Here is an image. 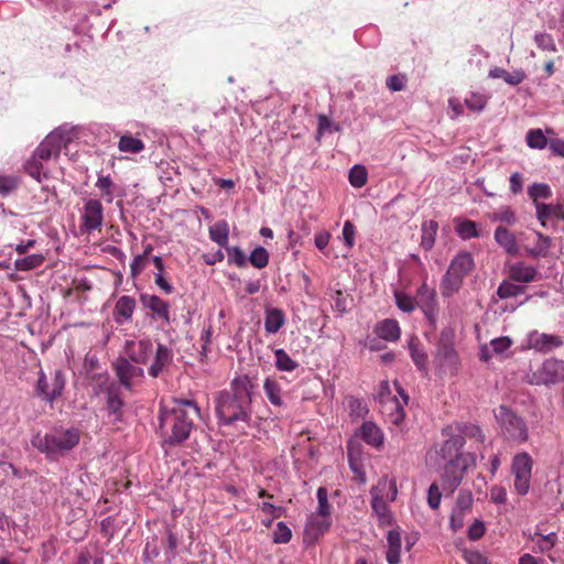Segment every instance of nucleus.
Instances as JSON below:
<instances>
[{
	"mask_svg": "<svg viewBox=\"0 0 564 564\" xmlns=\"http://www.w3.org/2000/svg\"><path fill=\"white\" fill-rule=\"evenodd\" d=\"M495 241L509 256L516 257L520 254L521 247L514 236L507 227L498 226L494 235Z\"/></svg>",
	"mask_w": 564,
	"mask_h": 564,
	"instance_id": "21",
	"label": "nucleus"
},
{
	"mask_svg": "<svg viewBox=\"0 0 564 564\" xmlns=\"http://www.w3.org/2000/svg\"><path fill=\"white\" fill-rule=\"evenodd\" d=\"M174 354L171 348L163 344H158L154 360L148 369L152 378L160 377L163 371L173 362Z\"/></svg>",
	"mask_w": 564,
	"mask_h": 564,
	"instance_id": "20",
	"label": "nucleus"
},
{
	"mask_svg": "<svg viewBox=\"0 0 564 564\" xmlns=\"http://www.w3.org/2000/svg\"><path fill=\"white\" fill-rule=\"evenodd\" d=\"M512 345V340L508 336L495 338L490 341V347L495 354H503Z\"/></svg>",
	"mask_w": 564,
	"mask_h": 564,
	"instance_id": "60",
	"label": "nucleus"
},
{
	"mask_svg": "<svg viewBox=\"0 0 564 564\" xmlns=\"http://www.w3.org/2000/svg\"><path fill=\"white\" fill-rule=\"evenodd\" d=\"M474 257L468 251L458 252L452 260L446 273L441 281V293L444 297H449L457 293L464 282V279L474 270Z\"/></svg>",
	"mask_w": 564,
	"mask_h": 564,
	"instance_id": "4",
	"label": "nucleus"
},
{
	"mask_svg": "<svg viewBox=\"0 0 564 564\" xmlns=\"http://www.w3.org/2000/svg\"><path fill=\"white\" fill-rule=\"evenodd\" d=\"M395 304L399 310L404 313H412L416 308L415 296H411L404 292H394Z\"/></svg>",
	"mask_w": 564,
	"mask_h": 564,
	"instance_id": "47",
	"label": "nucleus"
},
{
	"mask_svg": "<svg viewBox=\"0 0 564 564\" xmlns=\"http://www.w3.org/2000/svg\"><path fill=\"white\" fill-rule=\"evenodd\" d=\"M532 468L533 459L527 452L519 453L513 457L511 470L514 476V490L521 496L529 492Z\"/></svg>",
	"mask_w": 564,
	"mask_h": 564,
	"instance_id": "9",
	"label": "nucleus"
},
{
	"mask_svg": "<svg viewBox=\"0 0 564 564\" xmlns=\"http://www.w3.org/2000/svg\"><path fill=\"white\" fill-rule=\"evenodd\" d=\"M274 357H275V367L280 371H288L291 372L299 367V362L293 360L289 354L282 349L278 348L274 350Z\"/></svg>",
	"mask_w": 564,
	"mask_h": 564,
	"instance_id": "39",
	"label": "nucleus"
},
{
	"mask_svg": "<svg viewBox=\"0 0 564 564\" xmlns=\"http://www.w3.org/2000/svg\"><path fill=\"white\" fill-rule=\"evenodd\" d=\"M118 149L127 153H140L144 150V143L141 139L131 134H124L119 139Z\"/></svg>",
	"mask_w": 564,
	"mask_h": 564,
	"instance_id": "37",
	"label": "nucleus"
},
{
	"mask_svg": "<svg viewBox=\"0 0 564 564\" xmlns=\"http://www.w3.org/2000/svg\"><path fill=\"white\" fill-rule=\"evenodd\" d=\"M96 187L101 191V196L107 203H111L113 200V182L109 175L99 176L96 182Z\"/></svg>",
	"mask_w": 564,
	"mask_h": 564,
	"instance_id": "50",
	"label": "nucleus"
},
{
	"mask_svg": "<svg viewBox=\"0 0 564 564\" xmlns=\"http://www.w3.org/2000/svg\"><path fill=\"white\" fill-rule=\"evenodd\" d=\"M534 41H535L536 45L544 51L554 52L556 50L554 41L550 34H546V33L535 34Z\"/></svg>",
	"mask_w": 564,
	"mask_h": 564,
	"instance_id": "63",
	"label": "nucleus"
},
{
	"mask_svg": "<svg viewBox=\"0 0 564 564\" xmlns=\"http://www.w3.org/2000/svg\"><path fill=\"white\" fill-rule=\"evenodd\" d=\"M387 562L389 564H399L401 555V532L399 529L390 530L387 534Z\"/></svg>",
	"mask_w": 564,
	"mask_h": 564,
	"instance_id": "29",
	"label": "nucleus"
},
{
	"mask_svg": "<svg viewBox=\"0 0 564 564\" xmlns=\"http://www.w3.org/2000/svg\"><path fill=\"white\" fill-rule=\"evenodd\" d=\"M160 554V545L158 536H152L147 540L142 553V561L144 564L152 563Z\"/></svg>",
	"mask_w": 564,
	"mask_h": 564,
	"instance_id": "43",
	"label": "nucleus"
},
{
	"mask_svg": "<svg viewBox=\"0 0 564 564\" xmlns=\"http://www.w3.org/2000/svg\"><path fill=\"white\" fill-rule=\"evenodd\" d=\"M20 180L14 175L0 174V197H7L19 187Z\"/></svg>",
	"mask_w": 564,
	"mask_h": 564,
	"instance_id": "48",
	"label": "nucleus"
},
{
	"mask_svg": "<svg viewBox=\"0 0 564 564\" xmlns=\"http://www.w3.org/2000/svg\"><path fill=\"white\" fill-rule=\"evenodd\" d=\"M398 392L402 398V402L394 395H380V403L382 405V413L388 417L389 422L393 425H400L405 416L404 405L408 404L409 397L404 390L397 383Z\"/></svg>",
	"mask_w": 564,
	"mask_h": 564,
	"instance_id": "12",
	"label": "nucleus"
},
{
	"mask_svg": "<svg viewBox=\"0 0 564 564\" xmlns=\"http://www.w3.org/2000/svg\"><path fill=\"white\" fill-rule=\"evenodd\" d=\"M416 307H419L431 324H435L438 315V303L436 292L429 288L425 282L416 290Z\"/></svg>",
	"mask_w": 564,
	"mask_h": 564,
	"instance_id": "15",
	"label": "nucleus"
},
{
	"mask_svg": "<svg viewBox=\"0 0 564 564\" xmlns=\"http://www.w3.org/2000/svg\"><path fill=\"white\" fill-rule=\"evenodd\" d=\"M489 77L501 78L507 84L511 86H517L525 79L527 75L523 69H516L512 73H510L501 67H494L489 70Z\"/></svg>",
	"mask_w": 564,
	"mask_h": 564,
	"instance_id": "32",
	"label": "nucleus"
},
{
	"mask_svg": "<svg viewBox=\"0 0 564 564\" xmlns=\"http://www.w3.org/2000/svg\"><path fill=\"white\" fill-rule=\"evenodd\" d=\"M474 497L469 490H460L449 517V527L454 532L459 531L465 523V518L470 513Z\"/></svg>",
	"mask_w": 564,
	"mask_h": 564,
	"instance_id": "16",
	"label": "nucleus"
},
{
	"mask_svg": "<svg viewBox=\"0 0 564 564\" xmlns=\"http://www.w3.org/2000/svg\"><path fill=\"white\" fill-rule=\"evenodd\" d=\"M65 383L66 380L63 370L55 369L52 373L51 381H48L46 375L41 370L35 391L43 400L53 403L62 394Z\"/></svg>",
	"mask_w": 564,
	"mask_h": 564,
	"instance_id": "11",
	"label": "nucleus"
},
{
	"mask_svg": "<svg viewBox=\"0 0 564 564\" xmlns=\"http://www.w3.org/2000/svg\"><path fill=\"white\" fill-rule=\"evenodd\" d=\"M346 402L350 415H354L356 417H364L368 413L367 404L362 400L350 395L346 399Z\"/></svg>",
	"mask_w": 564,
	"mask_h": 564,
	"instance_id": "52",
	"label": "nucleus"
},
{
	"mask_svg": "<svg viewBox=\"0 0 564 564\" xmlns=\"http://www.w3.org/2000/svg\"><path fill=\"white\" fill-rule=\"evenodd\" d=\"M69 141L67 133L62 129L52 131L35 149V159L47 161L52 156H58L61 149Z\"/></svg>",
	"mask_w": 564,
	"mask_h": 564,
	"instance_id": "13",
	"label": "nucleus"
},
{
	"mask_svg": "<svg viewBox=\"0 0 564 564\" xmlns=\"http://www.w3.org/2000/svg\"><path fill=\"white\" fill-rule=\"evenodd\" d=\"M348 178L351 186L356 188L362 187L368 180V173L366 167L362 165H354L349 171Z\"/></svg>",
	"mask_w": 564,
	"mask_h": 564,
	"instance_id": "45",
	"label": "nucleus"
},
{
	"mask_svg": "<svg viewBox=\"0 0 564 564\" xmlns=\"http://www.w3.org/2000/svg\"><path fill=\"white\" fill-rule=\"evenodd\" d=\"M153 352V344L150 339L128 340L124 346V354L130 361L144 365Z\"/></svg>",
	"mask_w": 564,
	"mask_h": 564,
	"instance_id": "17",
	"label": "nucleus"
},
{
	"mask_svg": "<svg viewBox=\"0 0 564 564\" xmlns=\"http://www.w3.org/2000/svg\"><path fill=\"white\" fill-rule=\"evenodd\" d=\"M112 369L120 384L129 391H132L143 381V369L124 357L118 358L113 362Z\"/></svg>",
	"mask_w": 564,
	"mask_h": 564,
	"instance_id": "10",
	"label": "nucleus"
},
{
	"mask_svg": "<svg viewBox=\"0 0 564 564\" xmlns=\"http://www.w3.org/2000/svg\"><path fill=\"white\" fill-rule=\"evenodd\" d=\"M361 438L369 445L379 448L383 444V433L373 422H365L360 427Z\"/></svg>",
	"mask_w": 564,
	"mask_h": 564,
	"instance_id": "30",
	"label": "nucleus"
},
{
	"mask_svg": "<svg viewBox=\"0 0 564 564\" xmlns=\"http://www.w3.org/2000/svg\"><path fill=\"white\" fill-rule=\"evenodd\" d=\"M317 500H318V509L315 513H319L322 516L330 514V505L328 503V492L326 488L319 487L317 489Z\"/></svg>",
	"mask_w": 564,
	"mask_h": 564,
	"instance_id": "56",
	"label": "nucleus"
},
{
	"mask_svg": "<svg viewBox=\"0 0 564 564\" xmlns=\"http://www.w3.org/2000/svg\"><path fill=\"white\" fill-rule=\"evenodd\" d=\"M44 262V257L40 253L29 254L24 258L18 259L14 262V268L18 271H29L40 267Z\"/></svg>",
	"mask_w": 564,
	"mask_h": 564,
	"instance_id": "42",
	"label": "nucleus"
},
{
	"mask_svg": "<svg viewBox=\"0 0 564 564\" xmlns=\"http://www.w3.org/2000/svg\"><path fill=\"white\" fill-rule=\"evenodd\" d=\"M536 269L524 262H516L509 267V278L516 282L530 283L536 279Z\"/></svg>",
	"mask_w": 564,
	"mask_h": 564,
	"instance_id": "26",
	"label": "nucleus"
},
{
	"mask_svg": "<svg viewBox=\"0 0 564 564\" xmlns=\"http://www.w3.org/2000/svg\"><path fill=\"white\" fill-rule=\"evenodd\" d=\"M535 212L536 218L543 227H546V221L550 218L564 219V209L560 204L536 203Z\"/></svg>",
	"mask_w": 564,
	"mask_h": 564,
	"instance_id": "28",
	"label": "nucleus"
},
{
	"mask_svg": "<svg viewBox=\"0 0 564 564\" xmlns=\"http://www.w3.org/2000/svg\"><path fill=\"white\" fill-rule=\"evenodd\" d=\"M492 221H501L508 225H513L517 220L516 214L510 207L502 208L491 215Z\"/></svg>",
	"mask_w": 564,
	"mask_h": 564,
	"instance_id": "57",
	"label": "nucleus"
},
{
	"mask_svg": "<svg viewBox=\"0 0 564 564\" xmlns=\"http://www.w3.org/2000/svg\"><path fill=\"white\" fill-rule=\"evenodd\" d=\"M140 302L154 319H161L164 325L171 324L170 305L166 301L154 294H141Z\"/></svg>",
	"mask_w": 564,
	"mask_h": 564,
	"instance_id": "18",
	"label": "nucleus"
},
{
	"mask_svg": "<svg viewBox=\"0 0 564 564\" xmlns=\"http://www.w3.org/2000/svg\"><path fill=\"white\" fill-rule=\"evenodd\" d=\"M409 349L414 365L420 370H424L427 365V355L425 354L420 341L417 339H411L409 343Z\"/></svg>",
	"mask_w": 564,
	"mask_h": 564,
	"instance_id": "38",
	"label": "nucleus"
},
{
	"mask_svg": "<svg viewBox=\"0 0 564 564\" xmlns=\"http://www.w3.org/2000/svg\"><path fill=\"white\" fill-rule=\"evenodd\" d=\"M487 102L488 97L480 93H471L470 96L465 99L466 106L474 111L484 110Z\"/></svg>",
	"mask_w": 564,
	"mask_h": 564,
	"instance_id": "53",
	"label": "nucleus"
},
{
	"mask_svg": "<svg viewBox=\"0 0 564 564\" xmlns=\"http://www.w3.org/2000/svg\"><path fill=\"white\" fill-rule=\"evenodd\" d=\"M330 527L329 516L313 513L305 527V538L311 541L317 540Z\"/></svg>",
	"mask_w": 564,
	"mask_h": 564,
	"instance_id": "24",
	"label": "nucleus"
},
{
	"mask_svg": "<svg viewBox=\"0 0 564 564\" xmlns=\"http://www.w3.org/2000/svg\"><path fill=\"white\" fill-rule=\"evenodd\" d=\"M528 195L536 207V203H540V199H549L552 196V191L545 183H533L528 188Z\"/></svg>",
	"mask_w": 564,
	"mask_h": 564,
	"instance_id": "41",
	"label": "nucleus"
},
{
	"mask_svg": "<svg viewBox=\"0 0 564 564\" xmlns=\"http://www.w3.org/2000/svg\"><path fill=\"white\" fill-rule=\"evenodd\" d=\"M549 142L541 129H531L527 133V144L532 149L542 150L549 145Z\"/></svg>",
	"mask_w": 564,
	"mask_h": 564,
	"instance_id": "44",
	"label": "nucleus"
},
{
	"mask_svg": "<svg viewBox=\"0 0 564 564\" xmlns=\"http://www.w3.org/2000/svg\"><path fill=\"white\" fill-rule=\"evenodd\" d=\"M455 223V231L463 240L478 238L480 236L475 221L469 219H456Z\"/></svg>",
	"mask_w": 564,
	"mask_h": 564,
	"instance_id": "36",
	"label": "nucleus"
},
{
	"mask_svg": "<svg viewBox=\"0 0 564 564\" xmlns=\"http://www.w3.org/2000/svg\"><path fill=\"white\" fill-rule=\"evenodd\" d=\"M124 402L120 395L119 388L111 384L107 389V411L113 416V422L122 420Z\"/></svg>",
	"mask_w": 564,
	"mask_h": 564,
	"instance_id": "25",
	"label": "nucleus"
},
{
	"mask_svg": "<svg viewBox=\"0 0 564 564\" xmlns=\"http://www.w3.org/2000/svg\"><path fill=\"white\" fill-rule=\"evenodd\" d=\"M375 333L387 341H397L401 336V328L395 319L386 318L375 327Z\"/></svg>",
	"mask_w": 564,
	"mask_h": 564,
	"instance_id": "27",
	"label": "nucleus"
},
{
	"mask_svg": "<svg viewBox=\"0 0 564 564\" xmlns=\"http://www.w3.org/2000/svg\"><path fill=\"white\" fill-rule=\"evenodd\" d=\"M437 357L449 365L455 364L457 355L453 344L442 339L437 346Z\"/></svg>",
	"mask_w": 564,
	"mask_h": 564,
	"instance_id": "46",
	"label": "nucleus"
},
{
	"mask_svg": "<svg viewBox=\"0 0 564 564\" xmlns=\"http://www.w3.org/2000/svg\"><path fill=\"white\" fill-rule=\"evenodd\" d=\"M165 556L171 558L175 555V551L177 547V538L173 533L171 528H166L165 530V541L163 542Z\"/></svg>",
	"mask_w": 564,
	"mask_h": 564,
	"instance_id": "55",
	"label": "nucleus"
},
{
	"mask_svg": "<svg viewBox=\"0 0 564 564\" xmlns=\"http://www.w3.org/2000/svg\"><path fill=\"white\" fill-rule=\"evenodd\" d=\"M292 539V531L284 522H278L273 531L274 543H288Z\"/></svg>",
	"mask_w": 564,
	"mask_h": 564,
	"instance_id": "54",
	"label": "nucleus"
},
{
	"mask_svg": "<svg viewBox=\"0 0 564 564\" xmlns=\"http://www.w3.org/2000/svg\"><path fill=\"white\" fill-rule=\"evenodd\" d=\"M263 390L271 404L275 406L283 405L281 386L275 379L267 378L263 383Z\"/></svg>",
	"mask_w": 564,
	"mask_h": 564,
	"instance_id": "35",
	"label": "nucleus"
},
{
	"mask_svg": "<svg viewBox=\"0 0 564 564\" xmlns=\"http://www.w3.org/2000/svg\"><path fill=\"white\" fill-rule=\"evenodd\" d=\"M536 241L532 247H524L525 253L531 257H545L551 248V238L541 232H535Z\"/></svg>",
	"mask_w": 564,
	"mask_h": 564,
	"instance_id": "33",
	"label": "nucleus"
},
{
	"mask_svg": "<svg viewBox=\"0 0 564 564\" xmlns=\"http://www.w3.org/2000/svg\"><path fill=\"white\" fill-rule=\"evenodd\" d=\"M33 447L50 457L62 455L79 443V432L76 429L54 431L44 435L36 434L31 441Z\"/></svg>",
	"mask_w": 564,
	"mask_h": 564,
	"instance_id": "5",
	"label": "nucleus"
},
{
	"mask_svg": "<svg viewBox=\"0 0 564 564\" xmlns=\"http://www.w3.org/2000/svg\"><path fill=\"white\" fill-rule=\"evenodd\" d=\"M249 261L254 268L263 269L269 263V252L263 247H257L251 252Z\"/></svg>",
	"mask_w": 564,
	"mask_h": 564,
	"instance_id": "51",
	"label": "nucleus"
},
{
	"mask_svg": "<svg viewBox=\"0 0 564 564\" xmlns=\"http://www.w3.org/2000/svg\"><path fill=\"white\" fill-rule=\"evenodd\" d=\"M438 224L435 220H429L422 225L421 247L431 250L434 247Z\"/></svg>",
	"mask_w": 564,
	"mask_h": 564,
	"instance_id": "34",
	"label": "nucleus"
},
{
	"mask_svg": "<svg viewBox=\"0 0 564 564\" xmlns=\"http://www.w3.org/2000/svg\"><path fill=\"white\" fill-rule=\"evenodd\" d=\"M42 163L40 159H35V155L26 162L25 164V171L26 173L35 178L36 181L41 182V170H42Z\"/></svg>",
	"mask_w": 564,
	"mask_h": 564,
	"instance_id": "62",
	"label": "nucleus"
},
{
	"mask_svg": "<svg viewBox=\"0 0 564 564\" xmlns=\"http://www.w3.org/2000/svg\"><path fill=\"white\" fill-rule=\"evenodd\" d=\"M464 445V436L452 435L441 445V448L436 452V454L443 459L444 464L452 463L454 460H458V458L467 454L462 452Z\"/></svg>",
	"mask_w": 564,
	"mask_h": 564,
	"instance_id": "19",
	"label": "nucleus"
},
{
	"mask_svg": "<svg viewBox=\"0 0 564 564\" xmlns=\"http://www.w3.org/2000/svg\"><path fill=\"white\" fill-rule=\"evenodd\" d=\"M529 340L530 346L540 352H549L563 345L560 336L544 333L539 334L538 332L532 333Z\"/></svg>",
	"mask_w": 564,
	"mask_h": 564,
	"instance_id": "23",
	"label": "nucleus"
},
{
	"mask_svg": "<svg viewBox=\"0 0 564 564\" xmlns=\"http://www.w3.org/2000/svg\"><path fill=\"white\" fill-rule=\"evenodd\" d=\"M285 324V314L281 308L267 307L264 317V329L268 334L278 333Z\"/></svg>",
	"mask_w": 564,
	"mask_h": 564,
	"instance_id": "31",
	"label": "nucleus"
},
{
	"mask_svg": "<svg viewBox=\"0 0 564 564\" xmlns=\"http://www.w3.org/2000/svg\"><path fill=\"white\" fill-rule=\"evenodd\" d=\"M104 223V207L98 199L90 198L85 202L83 214L80 216L82 232L90 234L95 230L100 231Z\"/></svg>",
	"mask_w": 564,
	"mask_h": 564,
	"instance_id": "14",
	"label": "nucleus"
},
{
	"mask_svg": "<svg viewBox=\"0 0 564 564\" xmlns=\"http://www.w3.org/2000/svg\"><path fill=\"white\" fill-rule=\"evenodd\" d=\"M251 391L247 382L234 381L230 390L220 391L216 398V413L223 424L250 420Z\"/></svg>",
	"mask_w": 564,
	"mask_h": 564,
	"instance_id": "2",
	"label": "nucleus"
},
{
	"mask_svg": "<svg viewBox=\"0 0 564 564\" xmlns=\"http://www.w3.org/2000/svg\"><path fill=\"white\" fill-rule=\"evenodd\" d=\"M333 308L339 314L347 312V297L340 290H337L333 296Z\"/></svg>",
	"mask_w": 564,
	"mask_h": 564,
	"instance_id": "64",
	"label": "nucleus"
},
{
	"mask_svg": "<svg viewBox=\"0 0 564 564\" xmlns=\"http://www.w3.org/2000/svg\"><path fill=\"white\" fill-rule=\"evenodd\" d=\"M229 228L226 221H220L215 224L209 228V237L210 239L219 245L220 247H226L228 242Z\"/></svg>",
	"mask_w": 564,
	"mask_h": 564,
	"instance_id": "40",
	"label": "nucleus"
},
{
	"mask_svg": "<svg viewBox=\"0 0 564 564\" xmlns=\"http://www.w3.org/2000/svg\"><path fill=\"white\" fill-rule=\"evenodd\" d=\"M523 292H524V286H520V285L513 284L511 282L503 281L497 290V295L500 299L505 300V299L521 295Z\"/></svg>",
	"mask_w": 564,
	"mask_h": 564,
	"instance_id": "49",
	"label": "nucleus"
},
{
	"mask_svg": "<svg viewBox=\"0 0 564 564\" xmlns=\"http://www.w3.org/2000/svg\"><path fill=\"white\" fill-rule=\"evenodd\" d=\"M525 380L532 386L552 387L564 382V360L547 358L527 375Z\"/></svg>",
	"mask_w": 564,
	"mask_h": 564,
	"instance_id": "6",
	"label": "nucleus"
},
{
	"mask_svg": "<svg viewBox=\"0 0 564 564\" xmlns=\"http://www.w3.org/2000/svg\"><path fill=\"white\" fill-rule=\"evenodd\" d=\"M200 417V409L193 400L174 399L171 406L160 410V430L170 445L186 441L195 429V421Z\"/></svg>",
	"mask_w": 564,
	"mask_h": 564,
	"instance_id": "1",
	"label": "nucleus"
},
{
	"mask_svg": "<svg viewBox=\"0 0 564 564\" xmlns=\"http://www.w3.org/2000/svg\"><path fill=\"white\" fill-rule=\"evenodd\" d=\"M476 464V458L473 454H466L458 460L444 464V473L442 475V487L449 494H453L465 476V473L470 466Z\"/></svg>",
	"mask_w": 564,
	"mask_h": 564,
	"instance_id": "7",
	"label": "nucleus"
},
{
	"mask_svg": "<svg viewBox=\"0 0 564 564\" xmlns=\"http://www.w3.org/2000/svg\"><path fill=\"white\" fill-rule=\"evenodd\" d=\"M442 499V492L436 482H433L427 491V503L433 509L436 510L440 508Z\"/></svg>",
	"mask_w": 564,
	"mask_h": 564,
	"instance_id": "59",
	"label": "nucleus"
},
{
	"mask_svg": "<svg viewBox=\"0 0 564 564\" xmlns=\"http://www.w3.org/2000/svg\"><path fill=\"white\" fill-rule=\"evenodd\" d=\"M137 303L132 296L122 295L120 296L113 308V319L117 324L122 325L131 321Z\"/></svg>",
	"mask_w": 564,
	"mask_h": 564,
	"instance_id": "22",
	"label": "nucleus"
},
{
	"mask_svg": "<svg viewBox=\"0 0 564 564\" xmlns=\"http://www.w3.org/2000/svg\"><path fill=\"white\" fill-rule=\"evenodd\" d=\"M228 259L237 267L242 268L247 264V258L243 251L239 247H231L227 249Z\"/></svg>",
	"mask_w": 564,
	"mask_h": 564,
	"instance_id": "61",
	"label": "nucleus"
},
{
	"mask_svg": "<svg viewBox=\"0 0 564 564\" xmlns=\"http://www.w3.org/2000/svg\"><path fill=\"white\" fill-rule=\"evenodd\" d=\"M496 417L510 438L520 443L528 441L529 432L524 420L509 408L500 405L496 412Z\"/></svg>",
	"mask_w": 564,
	"mask_h": 564,
	"instance_id": "8",
	"label": "nucleus"
},
{
	"mask_svg": "<svg viewBox=\"0 0 564 564\" xmlns=\"http://www.w3.org/2000/svg\"><path fill=\"white\" fill-rule=\"evenodd\" d=\"M462 436H464V438H474L481 444L485 442V434L482 433L481 429L478 425L465 424L462 429Z\"/></svg>",
	"mask_w": 564,
	"mask_h": 564,
	"instance_id": "58",
	"label": "nucleus"
},
{
	"mask_svg": "<svg viewBox=\"0 0 564 564\" xmlns=\"http://www.w3.org/2000/svg\"><path fill=\"white\" fill-rule=\"evenodd\" d=\"M398 497V487L394 479H390L388 475L379 478L377 484L370 489V507L371 513L376 517L380 528L391 527L394 524V516L388 505L393 502Z\"/></svg>",
	"mask_w": 564,
	"mask_h": 564,
	"instance_id": "3",
	"label": "nucleus"
}]
</instances>
